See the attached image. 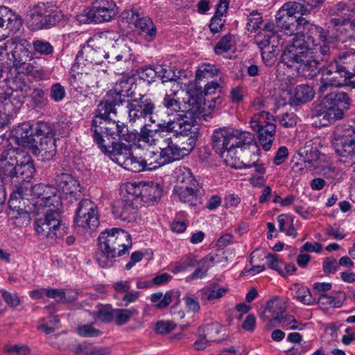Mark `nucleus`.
Listing matches in <instances>:
<instances>
[{
	"mask_svg": "<svg viewBox=\"0 0 355 355\" xmlns=\"http://www.w3.org/2000/svg\"><path fill=\"white\" fill-rule=\"evenodd\" d=\"M46 295L48 297L53 298L60 303H71L76 300V295L67 297L64 291L55 288L47 289Z\"/></svg>",
	"mask_w": 355,
	"mask_h": 355,
	"instance_id": "bf43d9fd",
	"label": "nucleus"
},
{
	"mask_svg": "<svg viewBox=\"0 0 355 355\" xmlns=\"http://www.w3.org/2000/svg\"><path fill=\"white\" fill-rule=\"evenodd\" d=\"M22 25L20 17L6 6H0V28L16 32Z\"/></svg>",
	"mask_w": 355,
	"mask_h": 355,
	"instance_id": "393cba45",
	"label": "nucleus"
},
{
	"mask_svg": "<svg viewBox=\"0 0 355 355\" xmlns=\"http://www.w3.org/2000/svg\"><path fill=\"white\" fill-rule=\"evenodd\" d=\"M335 58L340 63V67L345 70L352 78H354L351 83L355 85V51L351 49L343 52Z\"/></svg>",
	"mask_w": 355,
	"mask_h": 355,
	"instance_id": "7c9ffc66",
	"label": "nucleus"
},
{
	"mask_svg": "<svg viewBox=\"0 0 355 355\" xmlns=\"http://www.w3.org/2000/svg\"><path fill=\"white\" fill-rule=\"evenodd\" d=\"M32 46L35 52L44 55H51L54 51L50 42L42 40H34Z\"/></svg>",
	"mask_w": 355,
	"mask_h": 355,
	"instance_id": "e2e57ef3",
	"label": "nucleus"
},
{
	"mask_svg": "<svg viewBox=\"0 0 355 355\" xmlns=\"http://www.w3.org/2000/svg\"><path fill=\"white\" fill-rule=\"evenodd\" d=\"M127 108L130 123L142 122L148 116L152 123L155 122L152 115L155 110V104L146 95L139 94V97L128 101Z\"/></svg>",
	"mask_w": 355,
	"mask_h": 355,
	"instance_id": "9b49d317",
	"label": "nucleus"
},
{
	"mask_svg": "<svg viewBox=\"0 0 355 355\" xmlns=\"http://www.w3.org/2000/svg\"><path fill=\"white\" fill-rule=\"evenodd\" d=\"M218 73V69L215 68L214 66L203 64L196 71L195 83H200L203 80H205V82L208 81L209 78H213Z\"/></svg>",
	"mask_w": 355,
	"mask_h": 355,
	"instance_id": "5fc2aeb1",
	"label": "nucleus"
},
{
	"mask_svg": "<svg viewBox=\"0 0 355 355\" xmlns=\"http://www.w3.org/2000/svg\"><path fill=\"white\" fill-rule=\"evenodd\" d=\"M263 23V17L261 13L257 10H253L248 16L247 29L250 32H255L260 28V25Z\"/></svg>",
	"mask_w": 355,
	"mask_h": 355,
	"instance_id": "680f3d73",
	"label": "nucleus"
},
{
	"mask_svg": "<svg viewBox=\"0 0 355 355\" xmlns=\"http://www.w3.org/2000/svg\"><path fill=\"white\" fill-rule=\"evenodd\" d=\"M103 57L106 59L111 57L112 62L121 61L123 58L128 60L130 59V49L123 43H116L113 49L109 53H104Z\"/></svg>",
	"mask_w": 355,
	"mask_h": 355,
	"instance_id": "79ce46f5",
	"label": "nucleus"
},
{
	"mask_svg": "<svg viewBox=\"0 0 355 355\" xmlns=\"http://www.w3.org/2000/svg\"><path fill=\"white\" fill-rule=\"evenodd\" d=\"M104 54L101 51L90 47H84L78 53V64H82L83 60L87 61L89 65L99 64L103 62Z\"/></svg>",
	"mask_w": 355,
	"mask_h": 355,
	"instance_id": "473e14b6",
	"label": "nucleus"
},
{
	"mask_svg": "<svg viewBox=\"0 0 355 355\" xmlns=\"http://www.w3.org/2000/svg\"><path fill=\"white\" fill-rule=\"evenodd\" d=\"M23 157V152L17 148L4 150L0 154V180L2 187L9 189L18 182V161Z\"/></svg>",
	"mask_w": 355,
	"mask_h": 355,
	"instance_id": "6e6552de",
	"label": "nucleus"
},
{
	"mask_svg": "<svg viewBox=\"0 0 355 355\" xmlns=\"http://www.w3.org/2000/svg\"><path fill=\"white\" fill-rule=\"evenodd\" d=\"M300 159L304 163L313 164L317 162L320 157V152L311 144H306L298 150Z\"/></svg>",
	"mask_w": 355,
	"mask_h": 355,
	"instance_id": "a19ab883",
	"label": "nucleus"
},
{
	"mask_svg": "<svg viewBox=\"0 0 355 355\" xmlns=\"http://www.w3.org/2000/svg\"><path fill=\"white\" fill-rule=\"evenodd\" d=\"M172 291H168L164 295L162 293L158 292L151 295L150 300L155 306L159 309L167 307L172 302Z\"/></svg>",
	"mask_w": 355,
	"mask_h": 355,
	"instance_id": "13d9d810",
	"label": "nucleus"
},
{
	"mask_svg": "<svg viewBox=\"0 0 355 355\" xmlns=\"http://www.w3.org/2000/svg\"><path fill=\"white\" fill-rule=\"evenodd\" d=\"M33 198L40 199V205L53 207V209H60L62 205L60 196L55 187L49 184H36L34 185Z\"/></svg>",
	"mask_w": 355,
	"mask_h": 355,
	"instance_id": "f3484780",
	"label": "nucleus"
},
{
	"mask_svg": "<svg viewBox=\"0 0 355 355\" xmlns=\"http://www.w3.org/2000/svg\"><path fill=\"white\" fill-rule=\"evenodd\" d=\"M313 96L314 91L312 87L307 85H300L295 88L294 94L290 96L288 103L293 105L306 103L311 101Z\"/></svg>",
	"mask_w": 355,
	"mask_h": 355,
	"instance_id": "c756f323",
	"label": "nucleus"
},
{
	"mask_svg": "<svg viewBox=\"0 0 355 355\" xmlns=\"http://www.w3.org/2000/svg\"><path fill=\"white\" fill-rule=\"evenodd\" d=\"M157 77L162 80V83L167 82L176 83L180 79V75H177L175 69L167 64L157 65Z\"/></svg>",
	"mask_w": 355,
	"mask_h": 355,
	"instance_id": "a18cd8bd",
	"label": "nucleus"
},
{
	"mask_svg": "<svg viewBox=\"0 0 355 355\" xmlns=\"http://www.w3.org/2000/svg\"><path fill=\"white\" fill-rule=\"evenodd\" d=\"M31 97L37 107L42 108L48 103L47 93L42 88H35L31 93Z\"/></svg>",
	"mask_w": 355,
	"mask_h": 355,
	"instance_id": "0e129e2a",
	"label": "nucleus"
},
{
	"mask_svg": "<svg viewBox=\"0 0 355 355\" xmlns=\"http://www.w3.org/2000/svg\"><path fill=\"white\" fill-rule=\"evenodd\" d=\"M3 352L9 355H28L31 352V349L26 345H6L3 348Z\"/></svg>",
	"mask_w": 355,
	"mask_h": 355,
	"instance_id": "69168bd1",
	"label": "nucleus"
},
{
	"mask_svg": "<svg viewBox=\"0 0 355 355\" xmlns=\"http://www.w3.org/2000/svg\"><path fill=\"white\" fill-rule=\"evenodd\" d=\"M12 193L9 200V205L11 208L13 201L17 199H27L33 197L34 185H33L30 180L22 179L19 182L14 184L11 187Z\"/></svg>",
	"mask_w": 355,
	"mask_h": 355,
	"instance_id": "bb28decb",
	"label": "nucleus"
},
{
	"mask_svg": "<svg viewBox=\"0 0 355 355\" xmlns=\"http://www.w3.org/2000/svg\"><path fill=\"white\" fill-rule=\"evenodd\" d=\"M159 129L166 132H172L177 137H187L186 145H178L171 138L166 139V146L161 148L167 164L180 160L188 155L194 148L199 135V125L193 117V111H187L178 114L173 119L159 125Z\"/></svg>",
	"mask_w": 355,
	"mask_h": 355,
	"instance_id": "f03ea898",
	"label": "nucleus"
},
{
	"mask_svg": "<svg viewBox=\"0 0 355 355\" xmlns=\"http://www.w3.org/2000/svg\"><path fill=\"white\" fill-rule=\"evenodd\" d=\"M194 187L196 186L187 185H175L174 191L178 196L180 200L182 202H190L191 205H195L198 200L197 192L198 189Z\"/></svg>",
	"mask_w": 355,
	"mask_h": 355,
	"instance_id": "f704fd0d",
	"label": "nucleus"
},
{
	"mask_svg": "<svg viewBox=\"0 0 355 355\" xmlns=\"http://www.w3.org/2000/svg\"><path fill=\"white\" fill-rule=\"evenodd\" d=\"M78 76L75 78L80 83V87H86L92 89L98 87V79L96 72L87 73L86 71L77 73Z\"/></svg>",
	"mask_w": 355,
	"mask_h": 355,
	"instance_id": "864d4df0",
	"label": "nucleus"
},
{
	"mask_svg": "<svg viewBox=\"0 0 355 355\" xmlns=\"http://www.w3.org/2000/svg\"><path fill=\"white\" fill-rule=\"evenodd\" d=\"M9 215L15 221V225L18 227H26L31 220V211L24 210L23 209H13Z\"/></svg>",
	"mask_w": 355,
	"mask_h": 355,
	"instance_id": "8fccbe9b",
	"label": "nucleus"
},
{
	"mask_svg": "<svg viewBox=\"0 0 355 355\" xmlns=\"http://www.w3.org/2000/svg\"><path fill=\"white\" fill-rule=\"evenodd\" d=\"M139 311L137 309H114V320L118 326L126 324L133 316L137 315Z\"/></svg>",
	"mask_w": 355,
	"mask_h": 355,
	"instance_id": "49530a36",
	"label": "nucleus"
},
{
	"mask_svg": "<svg viewBox=\"0 0 355 355\" xmlns=\"http://www.w3.org/2000/svg\"><path fill=\"white\" fill-rule=\"evenodd\" d=\"M98 241L96 260L104 268L112 266L115 258L124 254L132 247L130 234L119 228L106 230L101 232Z\"/></svg>",
	"mask_w": 355,
	"mask_h": 355,
	"instance_id": "39448f33",
	"label": "nucleus"
},
{
	"mask_svg": "<svg viewBox=\"0 0 355 355\" xmlns=\"http://www.w3.org/2000/svg\"><path fill=\"white\" fill-rule=\"evenodd\" d=\"M27 17L35 29L42 30L55 26L63 19L64 15L58 8H52L49 3L38 2L28 6Z\"/></svg>",
	"mask_w": 355,
	"mask_h": 355,
	"instance_id": "0eeeda50",
	"label": "nucleus"
},
{
	"mask_svg": "<svg viewBox=\"0 0 355 355\" xmlns=\"http://www.w3.org/2000/svg\"><path fill=\"white\" fill-rule=\"evenodd\" d=\"M55 184L58 188L69 198L80 199L81 196V187L80 183L71 174L64 173L60 170L55 172L54 178Z\"/></svg>",
	"mask_w": 355,
	"mask_h": 355,
	"instance_id": "6ab92c4d",
	"label": "nucleus"
},
{
	"mask_svg": "<svg viewBox=\"0 0 355 355\" xmlns=\"http://www.w3.org/2000/svg\"><path fill=\"white\" fill-rule=\"evenodd\" d=\"M12 44L11 39L7 40L3 45L0 46V67L9 68L14 67V62L12 59Z\"/></svg>",
	"mask_w": 355,
	"mask_h": 355,
	"instance_id": "3c124183",
	"label": "nucleus"
},
{
	"mask_svg": "<svg viewBox=\"0 0 355 355\" xmlns=\"http://www.w3.org/2000/svg\"><path fill=\"white\" fill-rule=\"evenodd\" d=\"M117 137L119 139L124 140L128 142L134 141L137 139L136 132H130L128 126L123 123H120L119 124V128H117L115 137Z\"/></svg>",
	"mask_w": 355,
	"mask_h": 355,
	"instance_id": "338daca9",
	"label": "nucleus"
},
{
	"mask_svg": "<svg viewBox=\"0 0 355 355\" xmlns=\"http://www.w3.org/2000/svg\"><path fill=\"white\" fill-rule=\"evenodd\" d=\"M111 115L107 118L98 116L97 114L92 121L90 130L92 132V138L101 151H107L104 144V135L115 139V135L119 128V121L113 120Z\"/></svg>",
	"mask_w": 355,
	"mask_h": 355,
	"instance_id": "ddd939ff",
	"label": "nucleus"
},
{
	"mask_svg": "<svg viewBox=\"0 0 355 355\" xmlns=\"http://www.w3.org/2000/svg\"><path fill=\"white\" fill-rule=\"evenodd\" d=\"M118 13V8L113 0H94L86 16L95 23H102L112 21Z\"/></svg>",
	"mask_w": 355,
	"mask_h": 355,
	"instance_id": "4468645a",
	"label": "nucleus"
},
{
	"mask_svg": "<svg viewBox=\"0 0 355 355\" xmlns=\"http://www.w3.org/2000/svg\"><path fill=\"white\" fill-rule=\"evenodd\" d=\"M46 60L42 58H33L31 57L29 62H27L19 72L22 73L28 74H42L44 72V66L42 64H45Z\"/></svg>",
	"mask_w": 355,
	"mask_h": 355,
	"instance_id": "ea45409f",
	"label": "nucleus"
},
{
	"mask_svg": "<svg viewBox=\"0 0 355 355\" xmlns=\"http://www.w3.org/2000/svg\"><path fill=\"white\" fill-rule=\"evenodd\" d=\"M310 8L304 6L299 1H288L277 12L275 22L277 28L287 35H300L306 32L320 33L322 37L324 29L312 24L306 18L310 15Z\"/></svg>",
	"mask_w": 355,
	"mask_h": 355,
	"instance_id": "20e7f679",
	"label": "nucleus"
},
{
	"mask_svg": "<svg viewBox=\"0 0 355 355\" xmlns=\"http://www.w3.org/2000/svg\"><path fill=\"white\" fill-rule=\"evenodd\" d=\"M94 318V322L100 320L103 323H110L114 321V309L107 306L100 308L96 312H89Z\"/></svg>",
	"mask_w": 355,
	"mask_h": 355,
	"instance_id": "4d7b16f0",
	"label": "nucleus"
},
{
	"mask_svg": "<svg viewBox=\"0 0 355 355\" xmlns=\"http://www.w3.org/2000/svg\"><path fill=\"white\" fill-rule=\"evenodd\" d=\"M123 198L132 199V202L137 205L138 201H143L144 184L141 182H128L125 185Z\"/></svg>",
	"mask_w": 355,
	"mask_h": 355,
	"instance_id": "c9c22d12",
	"label": "nucleus"
},
{
	"mask_svg": "<svg viewBox=\"0 0 355 355\" xmlns=\"http://www.w3.org/2000/svg\"><path fill=\"white\" fill-rule=\"evenodd\" d=\"M107 151H102L107 155L112 160L123 166L131 156L132 146L121 142H112L111 146L106 145Z\"/></svg>",
	"mask_w": 355,
	"mask_h": 355,
	"instance_id": "b1692460",
	"label": "nucleus"
},
{
	"mask_svg": "<svg viewBox=\"0 0 355 355\" xmlns=\"http://www.w3.org/2000/svg\"><path fill=\"white\" fill-rule=\"evenodd\" d=\"M332 118L330 105L326 102L325 98L318 104L311 112V119L315 126H327L332 123Z\"/></svg>",
	"mask_w": 355,
	"mask_h": 355,
	"instance_id": "a878e982",
	"label": "nucleus"
},
{
	"mask_svg": "<svg viewBox=\"0 0 355 355\" xmlns=\"http://www.w3.org/2000/svg\"><path fill=\"white\" fill-rule=\"evenodd\" d=\"M20 108L19 103H12L6 92H0V129L9 123L10 119L18 112ZM0 139H1V137Z\"/></svg>",
	"mask_w": 355,
	"mask_h": 355,
	"instance_id": "5701e85b",
	"label": "nucleus"
},
{
	"mask_svg": "<svg viewBox=\"0 0 355 355\" xmlns=\"http://www.w3.org/2000/svg\"><path fill=\"white\" fill-rule=\"evenodd\" d=\"M161 123L157 125V128L155 130H150L148 128L147 124H144L139 132H136L137 139L139 141H143L150 145L155 144L157 141L156 135L159 132H164L163 130H159V125Z\"/></svg>",
	"mask_w": 355,
	"mask_h": 355,
	"instance_id": "09e8293b",
	"label": "nucleus"
},
{
	"mask_svg": "<svg viewBox=\"0 0 355 355\" xmlns=\"http://www.w3.org/2000/svg\"><path fill=\"white\" fill-rule=\"evenodd\" d=\"M332 144L339 156L348 157L355 162V128L337 126L333 134Z\"/></svg>",
	"mask_w": 355,
	"mask_h": 355,
	"instance_id": "9d476101",
	"label": "nucleus"
},
{
	"mask_svg": "<svg viewBox=\"0 0 355 355\" xmlns=\"http://www.w3.org/2000/svg\"><path fill=\"white\" fill-rule=\"evenodd\" d=\"M162 192V189L157 183L152 182L150 185L144 184L143 201L156 202L161 198Z\"/></svg>",
	"mask_w": 355,
	"mask_h": 355,
	"instance_id": "de8ad7c7",
	"label": "nucleus"
},
{
	"mask_svg": "<svg viewBox=\"0 0 355 355\" xmlns=\"http://www.w3.org/2000/svg\"><path fill=\"white\" fill-rule=\"evenodd\" d=\"M52 125L45 121L31 125L24 123L16 130V137L21 146L30 148L42 162H49L56 154L57 148Z\"/></svg>",
	"mask_w": 355,
	"mask_h": 355,
	"instance_id": "7ed1b4c3",
	"label": "nucleus"
},
{
	"mask_svg": "<svg viewBox=\"0 0 355 355\" xmlns=\"http://www.w3.org/2000/svg\"><path fill=\"white\" fill-rule=\"evenodd\" d=\"M74 224L84 229L94 230L99 225L97 211L93 202L83 199L78 203L76 211Z\"/></svg>",
	"mask_w": 355,
	"mask_h": 355,
	"instance_id": "2eb2a0df",
	"label": "nucleus"
},
{
	"mask_svg": "<svg viewBox=\"0 0 355 355\" xmlns=\"http://www.w3.org/2000/svg\"><path fill=\"white\" fill-rule=\"evenodd\" d=\"M61 213L60 209H48L43 217L36 218L34 223L37 235L41 239H47L51 242L62 237L64 227L60 226Z\"/></svg>",
	"mask_w": 355,
	"mask_h": 355,
	"instance_id": "1a4fd4ad",
	"label": "nucleus"
},
{
	"mask_svg": "<svg viewBox=\"0 0 355 355\" xmlns=\"http://www.w3.org/2000/svg\"><path fill=\"white\" fill-rule=\"evenodd\" d=\"M334 61L336 64V70L331 71L327 69L320 79L321 85L318 89V92L321 94H323L328 87L343 86L347 83V80L352 79L350 76L340 67V63L336 58H334Z\"/></svg>",
	"mask_w": 355,
	"mask_h": 355,
	"instance_id": "dca6fc26",
	"label": "nucleus"
},
{
	"mask_svg": "<svg viewBox=\"0 0 355 355\" xmlns=\"http://www.w3.org/2000/svg\"><path fill=\"white\" fill-rule=\"evenodd\" d=\"M135 26L143 32L144 37L146 41L152 42L155 40L157 29L150 18L140 16L135 22Z\"/></svg>",
	"mask_w": 355,
	"mask_h": 355,
	"instance_id": "72a5a7b5",
	"label": "nucleus"
},
{
	"mask_svg": "<svg viewBox=\"0 0 355 355\" xmlns=\"http://www.w3.org/2000/svg\"><path fill=\"white\" fill-rule=\"evenodd\" d=\"M125 102V96L121 95L116 89H110L106 94L105 99L102 101L96 110L97 116L107 118L113 114L116 115V105H119Z\"/></svg>",
	"mask_w": 355,
	"mask_h": 355,
	"instance_id": "412c9836",
	"label": "nucleus"
},
{
	"mask_svg": "<svg viewBox=\"0 0 355 355\" xmlns=\"http://www.w3.org/2000/svg\"><path fill=\"white\" fill-rule=\"evenodd\" d=\"M11 44L12 46L11 53L14 67L16 70L20 71L22 67L31 60L32 55L29 49L31 44L27 40L20 37L11 38Z\"/></svg>",
	"mask_w": 355,
	"mask_h": 355,
	"instance_id": "a211bd4d",
	"label": "nucleus"
},
{
	"mask_svg": "<svg viewBox=\"0 0 355 355\" xmlns=\"http://www.w3.org/2000/svg\"><path fill=\"white\" fill-rule=\"evenodd\" d=\"M265 313H269L270 324L273 326L280 324L282 327H288V329H298L302 330L305 326L304 324L299 325L293 324L292 323H297L296 320L293 315L286 313V305L284 300L280 299H273L270 300L267 304V307L265 309Z\"/></svg>",
	"mask_w": 355,
	"mask_h": 355,
	"instance_id": "f8f14e48",
	"label": "nucleus"
},
{
	"mask_svg": "<svg viewBox=\"0 0 355 355\" xmlns=\"http://www.w3.org/2000/svg\"><path fill=\"white\" fill-rule=\"evenodd\" d=\"M331 10L333 15L344 19V21H349V19L355 17V6L353 4L339 2Z\"/></svg>",
	"mask_w": 355,
	"mask_h": 355,
	"instance_id": "58836bf2",
	"label": "nucleus"
},
{
	"mask_svg": "<svg viewBox=\"0 0 355 355\" xmlns=\"http://www.w3.org/2000/svg\"><path fill=\"white\" fill-rule=\"evenodd\" d=\"M133 84V78L122 76L120 80L116 83L113 89L125 97H132L135 94L132 90Z\"/></svg>",
	"mask_w": 355,
	"mask_h": 355,
	"instance_id": "603ef678",
	"label": "nucleus"
},
{
	"mask_svg": "<svg viewBox=\"0 0 355 355\" xmlns=\"http://www.w3.org/2000/svg\"><path fill=\"white\" fill-rule=\"evenodd\" d=\"M212 147L217 154L224 158L225 162H228L229 158H235L236 149L238 148L245 149L249 147L259 152L253 134L227 128H218L214 131Z\"/></svg>",
	"mask_w": 355,
	"mask_h": 355,
	"instance_id": "423d86ee",
	"label": "nucleus"
},
{
	"mask_svg": "<svg viewBox=\"0 0 355 355\" xmlns=\"http://www.w3.org/2000/svg\"><path fill=\"white\" fill-rule=\"evenodd\" d=\"M326 102L333 107L349 109L351 105V99L346 93L332 92L324 97Z\"/></svg>",
	"mask_w": 355,
	"mask_h": 355,
	"instance_id": "4c0bfd02",
	"label": "nucleus"
},
{
	"mask_svg": "<svg viewBox=\"0 0 355 355\" xmlns=\"http://www.w3.org/2000/svg\"><path fill=\"white\" fill-rule=\"evenodd\" d=\"M137 205L132 199L123 198L112 205V211L115 218L127 220L134 214Z\"/></svg>",
	"mask_w": 355,
	"mask_h": 355,
	"instance_id": "cd10ccee",
	"label": "nucleus"
},
{
	"mask_svg": "<svg viewBox=\"0 0 355 355\" xmlns=\"http://www.w3.org/2000/svg\"><path fill=\"white\" fill-rule=\"evenodd\" d=\"M35 169L33 162L30 161L29 158L24 161H21L19 159L18 167H17V175H18V182L22 179L30 180L35 174Z\"/></svg>",
	"mask_w": 355,
	"mask_h": 355,
	"instance_id": "c03bdc74",
	"label": "nucleus"
},
{
	"mask_svg": "<svg viewBox=\"0 0 355 355\" xmlns=\"http://www.w3.org/2000/svg\"><path fill=\"white\" fill-rule=\"evenodd\" d=\"M26 73L18 71V74L15 76L10 85V89L12 92H6L11 102L14 104L19 103L21 107L24 103L25 98L30 91V86L25 79Z\"/></svg>",
	"mask_w": 355,
	"mask_h": 355,
	"instance_id": "aec40b11",
	"label": "nucleus"
},
{
	"mask_svg": "<svg viewBox=\"0 0 355 355\" xmlns=\"http://www.w3.org/2000/svg\"><path fill=\"white\" fill-rule=\"evenodd\" d=\"M123 167L133 173H139L146 171L144 159L141 157H135L131 153V156L127 159Z\"/></svg>",
	"mask_w": 355,
	"mask_h": 355,
	"instance_id": "6e6d98bb",
	"label": "nucleus"
},
{
	"mask_svg": "<svg viewBox=\"0 0 355 355\" xmlns=\"http://www.w3.org/2000/svg\"><path fill=\"white\" fill-rule=\"evenodd\" d=\"M222 329L220 324L216 322L200 327L198 331L207 341L219 342L221 340L220 334Z\"/></svg>",
	"mask_w": 355,
	"mask_h": 355,
	"instance_id": "e433bc0d",
	"label": "nucleus"
},
{
	"mask_svg": "<svg viewBox=\"0 0 355 355\" xmlns=\"http://www.w3.org/2000/svg\"><path fill=\"white\" fill-rule=\"evenodd\" d=\"M277 37V34H261V31H259L256 36V42L261 51L263 60H266V58L270 59L277 55L276 50L272 49V51H267V49ZM273 47H275V44H272V48Z\"/></svg>",
	"mask_w": 355,
	"mask_h": 355,
	"instance_id": "c85d7f7f",
	"label": "nucleus"
},
{
	"mask_svg": "<svg viewBox=\"0 0 355 355\" xmlns=\"http://www.w3.org/2000/svg\"><path fill=\"white\" fill-rule=\"evenodd\" d=\"M144 159L146 170L155 169L167 164L162 150L159 152L150 151Z\"/></svg>",
	"mask_w": 355,
	"mask_h": 355,
	"instance_id": "37998d69",
	"label": "nucleus"
},
{
	"mask_svg": "<svg viewBox=\"0 0 355 355\" xmlns=\"http://www.w3.org/2000/svg\"><path fill=\"white\" fill-rule=\"evenodd\" d=\"M258 134V139L265 150L271 148L276 133V125L270 124L266 127L253 129Z\"/></svg>",
	"mask_w": 355,
	"mask_h": 355,
	"instance_id": "2f4dec72",
	"label": "nucleus"
},
{
	"mask_svg": "<svg viewBox=\"0 0 355 355\" xmlns=\"http://www.w3.org/2000/svg\"><path fill=\"white\" fill-rule=\"evenodd\" d=\"M266 120L275 121V117L268 112L261 111L254 114L250 121L252 129L262 128Z\"/></svg>",
	"mask_w": 355,
	"mask_h": 355,
	"instance_id": "052dcab7",
	"label": "nucleus"
},
{
	"mask_svg": "<svg viewBox=\"0 0 355 355\" xmlns=\"http://www.w3.org/2000/svg\"><path fill=\"white\" fill-rule=\"evenodd\" d=\"M295 297L302 303L310 305L314 302L311 293L307 287L302 286L299 288L295 293Z\"/></svg>",
	"mask_w": 355,
	"mask_h": 355,
	"instance_id": "774afa93",
	"label": "nucleus"
},
{
	"mask_svg": "<svg viewBox=\"0 0 355 355\" xmlns=\"http://www.w3.org/2000/svg\"><path fill=\"white\" fill-rule=\"evenodd\" d=\"M206 82L207 83H205L204 88L200 85V83H195L193 89L189 91L190 95L189 103L191 105H194V103H196L197 109L202 107V99H204L205 96L214 94L217 89L220 90L221 89V86L217 82Z\"/></svg>",
	"mask_w": 355,
	"mask_h": 355,
	"instance_id": "4be33fe9",
	"label": "nucleus"
},
{
	"mask_svg": "<svg viewBox=\"0 0 355 355\" xmlns=\"http://www.w3.org/2000/svg\"><path fill=\"white\" fill-rule=\"evenodd\" d=\"M329 40V31L325 29L322 37L320 33L311 32L295 36L282 52V62L298 76L312 80L331 59Z\"/></svg>",
	"mask_w": 355,
	"mask_h": 355,
	"instance_id": "f257e3e1",
	"label": "nucleus"
}]
</instances>
